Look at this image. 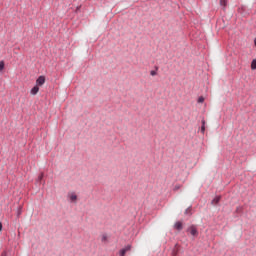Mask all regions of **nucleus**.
Instances as JSON below:
<instances>
[{"instance_id":"6e6552de","label":"nucleus","mask_w":256,"mask_h":256,"mask_svg":"<svg viewBox=\"0 0 256 256\" xmlns=\"http://www.w3.org/2000/svg\"><path fill=\"white\" fill-rule=\"evenodd\" d=\"M255 69H256V59L252 60V63H251V70L255 71Z\"/></svg>"},{"instance_id":"20e7f679","label":"nucleus","mask_w":256,"mask_h":256,"mask_svg":"<svg viewBox=\"0 0 256 256\" xmlns=\"http://www.w3.org/2000/svg\"><path fill=\"white\" fill-rule=\"evenodd\" d=\"M71 203H74V201H77V194L75 192H72L70 195H68Z\"/></svg>"},{"instance_id":"f8f14e48","label":"nucleus","mask_w":256,"mask_h":256,"mask_svg":"<svg viewBox=\"0 0 256 256\" xmlns=\"http://www.w3.org/2000/svg\"><path fill=\"white\" fill-rule=\"evenodd\" d=\"M185 215H191V206L185 210Z\"/></svg>"},{"instance_id":"9d476101","label":"nucleus","mask_w":256,"mask_h":256,"mask_svg":"<svg viewBox=\"0 0 256 256\" xmlns=\"http://www.w3.org/2000/svg\"><path fill=\"white\" fill-rule=\"evenodd\" d=\"M4 69H5V62L0 61V72L3 71Z\"/></svg>"},{"instance_id":"423d86ee","label":"nucleus","mask_w":256,"mask_h":256,"mask_svg":"<svg viewBox=\"0 0 256 256\" xmlns=\"http://www.w3.org/2000/svg\"><path fill=\"white\" fill-rule=\"evenodd\" d=\"M219 201H221V196H216L212 201V205H217V203H219Z\"/></svg>"},{"instance_id":"a211bd4d","label":"nucleus","mask_w":256,"mask_h":256,"mask_svg":"<svg viewBox=\"0 0 256 256\" xmlns=\"http://www.w3.org/2000/svg\"><path fill=\"white\" fill-rule=\"evenodd\" d=\"M0 231H3V224L0 222Z\"/></svg>"},{"instance_id":"ddd939ff","label":"nucleus","mask_w":256,"mask_h":256,"mask_svg":"<svg viewBox=\"0 0 256 256\" xmlns=\"http://www.w3.org/2000/svg\"><path fill=\"white\" fill-rule=\"evenodd\" d=\"M124 251H126V253H127V251H131V245H127V246H125L124 248H122Z\"/></svg>"},{"instance_id":"f03ea898","label":"nucleus","mask_w":256,"mask_h":256,"mask_svg":"<svg viewBox=\"0 0 256 256\" xmlns=\"http://www.w3.org/2000/svg\"><path fill=\"white\" fill-rule=\"evenodd\" d=\"M42 85H45V76H39L36 80V86L42 87Z\"/></svg>"},{"instance_id":"dca6fc26","label":"nucleus","mask_w":256,"mask_h":256,"mask_svg":"<svg viewBox=\"0 0 256 256\" xmlns=\"http://www.w3.org/2000/svg\"><path fill=\"white\" fill-rule=\"evenodd\" d=\"M101 241H102V243H105V241H107V235L104 234V235L102 236Z\"/></svg>"},{"instance_id":"4468645a","label":"nucleus","mask_w":256,"mask_h":256,"mask_svg":"<svg viewBox=\"0 0 256 256\" xmlns=\"http://www.w3.org/2000/svg\"><path fill=\"white\" fill-rule=\"evenodd\" d=\"M205 101V98L203 96H200L198 98V103H203Z\"/></svg>"},{"instance_id":"39448f33","label":"nucleus","mask_w":256,"mask_h":256,"mask_svg":"<svg viewBox=\"0 0 256 256\" xmlns=\"http://www.w3.org/2000/svg\"><path fill=\"white\" fill-rule=\"evenodd\" d=\"M31 95H37L39 93V86L35 85L31 90H30Z\"/></svg>"},{"instance_id":"412c9836","label":"nucleus","mask_w":256,"mask_h":256,"mask_svg":"<svg viewBox=\"0 0 256 256\" xmlns=\"http://www.w3.org/2000/svg\"><path fill=\"white\" fill-rule=\"evenodd\" d=\"M176 189H179V186H176Z\"/></svg>"},{"instance_id":"9b49d317","label":"nucleus","mask_w":256,"mask_h":256,"mask_svg":"<svg viewBox=\"0 0 256 256\" xmlns=\"http://www.w3.org/2000/svg\"><path fill=\"white\" fill-rule=\"evenodd\" d=\"M201 133H205V120H202Z\"/></svg>"},{"instance_id":"f3484780","label":"nucleus","mask_w":256,"mask_h":256,"mask_svg":"<svg viewBox=\"0 0 256 256\" xmlns=\"http://www.w3.org/2000/svg\"><path fill=\"white\" fill-rule=\"evenodd\" d=\"M150 75H152V77H155V75H157V71L155 70L150 71Z\"/></svg>"},{"instance_id":"aec40b11","label":"nucleus","mask_w":256,"mask_h":256,"mask_svg":"<svg viewBox=\"0 0 256 256\" xmlns=\"http://www.w3.org/2000/svg\"><path fill=\"white\" fill-rule=\"evenodd\" d=\"M21 215V211H18V216Z\"/></svg>"},{"instance_id":"7ed1b4c3","label":"nucleus","mask_w":256,"mask_h":256,"mask_svg":"<svg viewBox=\"0 0 256 256\" xmlns=\"http://www.w3.org/2000/svg\"><path fill=\"white\" fill-rule=\"evenodd\" d=\"M174 229H176L177 231H182L183 230V223H181L180 221L176 222L174 224Z\"/></svg>"},{"instance_id":"f257e3e1","label":"nucleus","mask_w":256,"mask_h":256,"mask_svg":"<svg viewBox=\"0 0 256 256\" xmlns=\"http://www.w3.org/2000/svg\"><path fill=\"white\" fill-rule=\"evenodd\" d=\"M187 232L190 233V235H192V237H198L199 236V231L197 230V227L195 226H190L187 229Z\"/></svg>"},{"instance_id":"2eb2a0df","label":"nucleus","mask_w":256,"mask_h":256,"mask_svg":"<svg viewBox=\"0 0 256 256\" xmlns=\"http://www.w3.org/2000/svg\"><path fill=\"white\" fill-rule=\"evenodd\" d=\"M125 253H127L123 248L120 250L119 255L125 256Z\"/></svg>"},{"instance_id":"0eeeda50","label":"nucleus","mask_w":256,"mask_h":256,"mask_svg":"<svg viewBox=\"0 0 256 256\" xmlns=\"http://www.w3.org/2000/svg\"><path fill=\"white\" fill-rule=\"evenodd\" d=\"M43 177H44L43 173L39 174V176H38V178L36 180V183H41V181H43Z\"/></svg>"},{"instance_id":"6ab92c4d","label":"nucleus","mask_w":256,"mask_h":256,"mask_svg":"<svg viewBox=\"0 0 256 256\" xmlns=\"http://www.w3.org/2000/svg\"><path fill=\"white\" fill-rule=\"evenodd\" d=\"M1 256H7V254H6L5 252H3V253L1 254Z\"/></svg>"},{"instance_id":"1a4fd4ad","label":"nucleus","mask_w":256,"mask_h":256,"mask_svg":"<svg viewBox=\"0 0 256 256\" xmlns=\"http://www.w3.org/2000/svg\"><path fill=\"white\" fill-rule=\"evenodd\" d=\"M221 7H227V0H220Z\"/></svg>"}]
</instances>
